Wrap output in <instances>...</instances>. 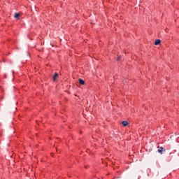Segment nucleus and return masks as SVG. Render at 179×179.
I'll use <instances>...</instances> for the list:
<instances>
[{
    "instance_id": "nucleus-8",
    "label": "nucleus",
    "mask_w": 179,
    "mask_h": 179,
    "mask_svg": "<svg viewBox=\"0 0 179 179\" xmlns=\"http://www.w3.org/2000/svg\"><path fill=\"white\" fill-rule=\"evenodd\" d=\"M121 58V55H119L118 57H117V61H119V59Z\"/></svg>"
},
{
    "instance_id": "nucleus-5",
    "label": "nucleus",
    "mask_w": 179,
    "mask_h": 179,
    "mask_svg": "<svg viewBox=\"0 0 179 179\" xmlns=\"http://www.w3.org/2000/svg\"><path fill=\"white\" fill-rule=\"evenodd\" d=\"M19 16H20V15L19 13H15L14 17L15 19H17V17H19Z\"/></svg>"
},
{
    "instance_id": "nucleus-7",
    "label": "nucleus",
    "mask_w": 179,
    "mask_h": 179,
    "mask_svg": "<svg viewBox=\"0 0 179 179\" xmlns=\"http://www.w3.org/2000/svg\"><path fill=\"white\" fill-rule=\"evenodd\" d=\"M155 45H157V40H155Z\"/></svg>"
},
{
    "instance_id": "nucleus-4",
    "label": "nucleus",
    "mask_w": 179,
    "mask_h": 179,
    "mask_svg": "<svg viewBox=\"0 0 179 179\" xmlns=\"http://www.w3.org/2000/svg\"><path fill=\"white\" fill-rule=\"evenodd\" d=\"M123 127H127V125H128V122L127 121H123L122 122Z\"/></svg>"
},
{
    "instance_id": "nucleus-3",
    "label": "nucleus",
    "mask_w": 179,
    "mask_h": 179,
    "mask_svg": "<svg viewBox=\"0 0 179 179\" xmlns=\"http://www.w3.org/2000/svg\"><path fill=\"white\" fill-rule=\"evenodd\" d=\"M78 82H79L80 85H85V80H83L81 78L78 79Z\"/></svg>"
},
{
    "instance_id": "nucleus-2",
    "label": "nucleus",
    "mask_w": 179,
    "mask_h": 179,
    "mask_svg": "<svg viewBox=\"0 0 179 179\" xmlns=\"http://www.w3.org/2000/svg\"><path fill=\"white\" fill-rule=\"evenodd\" d=\"M58 78V73H55V75L53 76V80L55 82L57 79Z\"/></svg>"
},
{
    "instance_id": "nucleus-6",
    "label": "nucleus",
    "mask_w": 179,
    "mask_h": 179,
    "mask_svg": "<svg viewBox=\"0 0 179 179\" xmlns=\"http://www.w3.org/2000/svg\"><path fill=\"white\" fill-rule=\"evenodd\" d=\"M162 43V41L160 39H157V44H160Z\"/></svg>"
},
{
    "instance_id": "nucleus-1",
    "label": "nucleus",
    "mask_w": 179,
    "mask_h": 179,
    "mask_svg": "<svg viewBox=\"0 0 179 179\" xmlns=\"http://www.w3.org/2000/svg\"><path fill=\"white\" fill-rule=\"evenodd\" d=\"M158 153H160V155H163L164 152H166V150L163 148V147H160L158 150H157Z\"/></svg>"
}]
</instances>
